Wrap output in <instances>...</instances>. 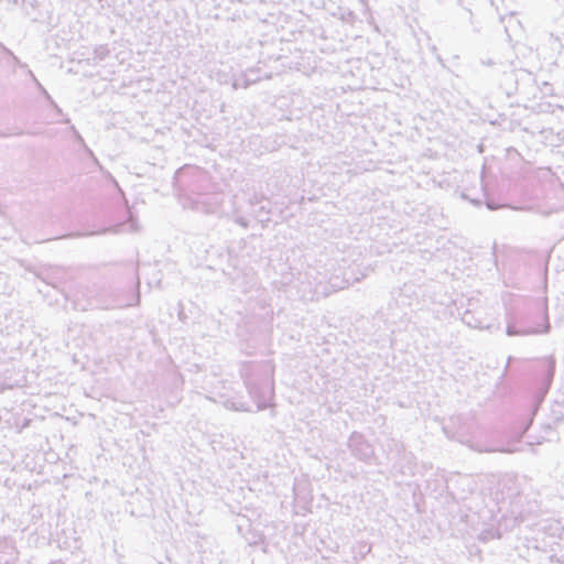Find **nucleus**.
Masks as SVG:
<instances>
[{
	"instance_id": "29",
	"label": "nucleus",
	"mask_w": 564,
	"mask_h": 564,
	"mask_svg": "<svg viewBox=\"0 0 564 564\" xmlns=\"http://www.w3.org/2000/svg\"><path fill=\"white\" fill-rule=\"evenodd\" d=\"M470 202H471L474 205H476V206H478V205H480V204L482 203V200H481V199H478V198H477V199H470Z\"/></svg>"
},
{
	"instance_id": "7",
	"label": "nucleus",
	"mask_w": 564,
	"mask_h": 564,
	"mask_svg": "<svg viewBox=\"0 0 564 564\" xmlns=\"http://www.w3.org/2000/svg\"><path fill=\"white\" fill-rule=\"evenodd\" d=\"M522 496L518 495L510 501L505 499L498 503L499 521H503L506 527H514L525 520V513L521 505Z\"/></svg>"
},
{
	"instance_id": "31",
	"label": "nucleus",
	"mask_w": 564,
	"mask_h": 564,
	"mask_svg": "<svg viewBox=\"0 0 564 564\" xmlns=\"http://www.w3.org/2000/svg\"><path fill=\"white\" fill-rule=\"evenodd\" d=\"M516 451H518V448H516V447H511V446H509V447H507V448H506V452H508V453H513V452H516Z\"/></svg>"
},
{
	"instance_id": "3",
	"label": "nucleus",
	"mask_w": 564,
	"mask_h": 564,
	"mask_svg": "<svg viewBox=\"0 0 564 564\" xmlns=\"http://www.w3.org/2000/svg\"><path fill=\"white\" fill-rule=\"evenodd\" d=\"M556 368V360L553 356H547L536 360L531 368V380L528 387L530 395V410L525 417L517 421L512 429V435L520 441L534 420L541 404L552 386Z\"/></svg>"
},
{
	"instance_id": "34",
	"label": "nucleus",
	"mask_w": 564,
	"mask_h": 564,
	"mask_svg": "<svg viewBox=\"0 0 564 564\" xmlns=\"http://www.w3.org/2000/svg\"><path fill=\"white\" fill-rule=\"evenodd\" d=\"M558 562H560L561 564H564V556H563L562 558H560V560H558Z\"/></svg>"
},
{
	"instance_id": "15",
	"label": "nucleus",
	"mask_w": 564,
	"mask_h": 564,
	"mask_svg": "<svg viewBox=\"0 0 564 564\" xmlns=\"http://www.w3.org/2000/svg\"><path fill=\"white\" fill-rule=\"evenodd\" d=\"M372 545L367 541H357L351 546V554L354 561L358 562L364 560L370 552Z\"/></svg>"
},
{
	"instance_id": "16",
	"label": "nucleus",
	"mask_w": 564,
	"mask_h": 564,
	"mask_svg": "<svg viewBox=\"0 0 564 564\" xmlns=\"http://www.w3.org/2000/svg\"><path fill=\"white\" fill-rule=\"evenodd\" d=\"M328 286L330 291L336 292L347 288V280H345V273H340L339 268L328 279Z\"/></svg>"
},
{
	"instance_id": "23",
	"label": "nucleus",
	"mask_w": 564,
	"mask_h": 564,
	"mask_svg": "<svg viewBox=\"0 0 564 564\" xmlns=\"http://www.w3.org/2000/svg\"><path fill=\"white\" fill-rule=\"evenodd\" d=\"M463 322L468 325L469 327H473V328H480L481 327V323L477 319L474 318V315L466 311L463 315Z\"/></svg>"
},
{
	"instance_id": "27",
	"label": "nucleus",
	"mask_w": 564,
	"mask_h": 564,
	"mask_svg": "<svg viewBox=\"0 0 564 564\" xmlns=\"http://www.w3.org/2000/svg\"><path fill=\"white\" fill-rule=\"evenodd\" d=\"M552 412L554 415V423H558L563 420L564 414L561 410L553 409Z\"/></svg>"
},
{
	"instance_id": "22",
	"label": "nucleus",
	"mask_w": 564,
	"mask_h": 564,
	"mask_svg": "<svg viewBox=\"0 0 564 564\" xmlns=\"http://www.w3.org/2000/svg\"><path fill=\"white\" fill-rule=\"evenodd\" d=\"M110 54V50L107 45H98L94 50V56L98 61H105Z\"/></svg>"
},
{
	"instance_id": "14",
	"label": "nucleus",
	"mask_w": 564,
	"mask_h": 564,
	"mask_svg": "<svg viewBox=\"0 0 564 564\" xmlns=\"http://www.w3.org/2000/svg\"><path fill=\"white\" fill-rule=\"evenodd\" d=\"M12 375H13V370H11V369H6L1 373V376H0V393L6 390L13 389L14 387L20 386L21 379L13 378Z\"/></svg>"
},
{
	"instance_id": "4",
	"label": "nucleus",
	"mask_w": 564,
	"mask_h": 564,
	"mask_svg": "<svg viewBox=\"0 0 564 564\" xmlns=\"http://www.w3.org/2000/svg\"><path fill=\"white\" fill-rule=\"evenodd\" d=\"M506 318L508 336L541 335L551 330L546 299L532 300L522 310L508 312Z\"/></svg>"
},
{
	"instance_id": "17",
	"label": "nucleus",
	"mask_w": 564,
	"mask_h": 564,
	"mask_svg": "<svg viewBox=\"0 0 564 564\" xmlns=\"http://www.w3.org/2000/svg\"><path fill=\"white\" fill-rule=\"evenodd\" d=\"M402 447H404V444L401 441L393 437L388 438L383 445L388 460L390 459V456H394L397 452H402Z\"/></svg>"
},
{
	"instance_id": "32",
	"label": "nucleus",
	"mask_w": 564,
	"mask_h": 564,
	"mask_svg": "<svg viewBox=\"0 0 564 564\" xmlns=\"http://www.w3.org/2000/svg\"><path fill=\"white\" fill-rule=\"evenodd\" d=\"M4 51L9 54V55H12V57L18 61L17 56L13 55V53L11 51H9L8 48L4 47Z\"/></svg>"
},
{
	"instance_id": "9",
	"label": "nucleus",
	"mask_w": 564,
	"mask_h": 564,
	"mask_svg": "<svg viewBox=\"0 0 564 564\" xmlns=\"http://www.w3.org/2000/svg\"><path fill=\"white\" fill-rule=\"evenodd\" d=\"M236 528L249 545H259L265 541L264 534L253 528L251 519L245 514H238Z\"/></svg>"
},
{
	"instance_id": "21",
	"label": "nucleus",
	"mask_w": 564,
	"mask_h": 564,
	"mask_svg": "<svg viewBox=\"0 0 564 564\" xmlns=\"http://www.w3.org/2000/svg\"><path fill=\"white\" fill-rule=\"evenodd\" d=\"M29 74L30 76L32 77L33 82L35 83L36 87L39 88V90L41 91V94L45 97V99L50 102V105L53 107V108H57V104L53 100V98L51 97V95L47 93V90L41 85V83L36 79V77L34 76V74L29 70Z\"/></svg>"
},
{
	"instance_id": "13",
	"label": "nucleus",
	"mask_w": 564,
	"mask_h": 564,
	"mask_svg": "<svg viewBox=\"0 0 564 564\" xmlns=\"http://www.w3.org/2000/svg\"><path fill=\"white\" fill-rule=\"evenodd\" d=\"M37 276L45 283L56 286L62 279V269L58 267H50L41 270Z\"/></svg>"
},
{
	"instance_id": "24",
	"label": "nucleus",
	"mask_w": 564,
	"mask_h": 564,
	"mask_svg": "<svg viewBox=\"0 0 564 564\" xmlns=\"http://www.w3.org/2000/svg\"><path fill=\"white\" fill-rule=\"evenodd\" d=\"M234 221L236 224H238L239 226H241L242 228H248L249 227V220L246 217H243V216H239V215L235 216L234 217Z\"/></svg>"
},
{
	"instance_id": "1",
	"label": "nucleus",
	"mask_w": 564,
	"mask_h": 564,
	"mask_svg": "<svg viewBox=\"0 0 564 564\" xmlns=\"http://www.w3.org/2000/svg\"><path fill=\"white\" fill-rule=\"evenodd\" d=\"M240 376L250 398L256 403V410L241 395L225 398L224 406L237 412H258L268 409L270 400L274 395V365L272 361H245L240 368Z\"/></svg>"
},
{
	"instance_id": "26",
	"label": "nucleus",
	"mask_w": 564,
	"mask_h": 564,
	"mask_svg": "<svg viewBox=\"0 0 564 564\" xmlns=\"http://www.w3.org/2000/svg\"><path fill=\"white\" fill-rule=\"evenodd\" d=\"M70 129L74 133L76 141L86 148L85 141H84L83 137L80 135V133L76 130V128L74 126H72Z\"/></svg>"
},
{
	"instance_id": "11",
	"label": "nucleus",
	"mask_w": 564,
	"mask_h": 564,
	"mask_svg": "<svg viewBox=\"0 0 564 564\" xmlns=\"http://www.w3.org/2000/svg\"><path fill=\"white\" fill-rule=\"evenodd\" d=\"M126 230L131 231V232L138 230L137 216L130 208L126 209V220L118 223L115 226H111L108 228H102L97 234H107V232L119 234V232H122Z\"/></svg>"
},
{
	"instance_id": "19",
	"label": "nucleus",
	"mask_w": 564,
	"mask_h": 564,
	"mask_svg": "<svg viewBox=\"0 0 564 564\" xmlns=\"http://www.w3.org/2000/svg\"><path fill=\"white\" fill-rule=\"evenodd\" d=\"M254 73H256V70L249 69L248 73L242 75V77H241L242 83L239 84L238 80H236L234 83V87L235 88H238V87L248 88L250 85L257 83L260 79L258 76H256V78H251V75Z\"/></svg>"
},
{
	"instance_id": "25",
	"label": "nucleus",
	"mask_w": 564,
	"mask_h": 564,
	"mask_svg": "<svg viewBox=\"0 0 564 564\" xmlns=\"http://www.w3.org/2000/svg\"><path fill=\"white\" fill-rule=\"evenodd\" d=\"M542 427L544 429V435H542L541 440H550V435L553 432V426L550 423L542 424Z\"/></svg>"
},
{
	"instance_id": "12",
	"label": "nucleus",
	"mask_w": 564,
	"mask_h": 564,
	"mask_svg": "<svg viewBox=\"0 0 564 564\" xmlns=\"http://www.w3.org/2000/svg\"><path fill=\"white\" fill-rule=\"evenodd\" d=\"M506 79L513 80L516 83V93H520V94L531 93L530 90H528L525 88V85L535 82V79L532 76V73H530L525 69H519L516 72L506 74Z\"/></svg>"
},
{
	"instance_id": "28",
	"label": "nucleus",
	"mask_w": 564,
	"mask_h": 564,
	"mask_svg": "<svg viewBox=\"0 0 564 564\" xmlns=\"http://www.w3.org/2000/svg\"><path fill=\"white\" fill-rule=\"evenodd\" d=\"M480 62L485 66H494V65H496V62L492 58L481 59Z\"/></svg>"
},
{
	"instance_id": "20",
	"label": "nucleus",
	"mask_w": 564,
	"mask_h": 564,
	"mask_svg": "<svg viewBox=\"0 0 564 564\" xmlns=\"http://www.w3.org/2000/svg\"><path fill=\"white\" fill-rule=\"evenodd\" d=\"M484 202L489 210H497L503 206L502 203L497 202L487 191L482 187Z\"/></svg>"
},
{
	"instance_id": "30",
	"label": "nucleus",
	"mask_w": 564,
	"mask_h": 564,
	"mask_svg": "<svg viewBox=\"0 0 564 564\" xmlns=\"http://www.w3.org/2000/svg\"><path fill=\"white\" fill-rule=\"evenodd\" d=\"M512 360H513V358H512V357H508L507 366H509V365L511 364V361H512ZM506 368H508V367H506ZM506 372H507V369H505V371H503L502 376H505V375H506Z\"/></svg>"
},
{
	"instance_id": "33",
	"label": "nucleus",
	"mask_w": 564,
	"mask_h": 564,
	"mask_svg": "<svg viewBox=\"0 0 564 564\" xmlns=\"http://www.w3.org/2000/svg\"><path fill=\"white\" fill-rule=\"evenodd\" d=\"M58 115H62V109L57 106V108H54Z\"/></svg>"
},
{
	"instance_id": "2",
	"label": "nucleus",
	"mask_w": 564,
	"mask_h": 564,
	"mask_svg": "<svg viewBox=\"0 0 564 564\" xmlns=\"http://www.w3.org/2000/svg\"><path fill=\"white\" fill-rule=\"evenodd\" d=\"M176 194L184 205L203 214H214L219 207V194L210 193L212 182L208 173L199 167L183 166L173 177Z\"/></svg>"
},
{
	"instance_id": "10",
	"label": "nucleus",
	"mask_w": 564,
	"mask_h": 564,
	"mask_svg": "<svg viewBox=\"0 0 564 564\" xmlns=\"http://www.w3.org/2000/svg\"><path fill=\"white\" fill-rule=\"evenodd\" d=\"M249 205L253 207L252 215L257 218L262 227H267L268 223H270V214H271V202L263 195L259 196L258 194H253L249 198Z\"/></svg>"
},
{
	"instance_id": "18",
	"label": "nucleus",
	"mask_w": 564,
	"mask_h": 564,
	"mask_svg": "<svg viewBox=\"0 0 564 564\" xmlns=\"http://www.w3.org/2000/svg\"><path fill=\"white\" fill-rule=\"evenodd\" d=\"M339 271L341 274L345 273V280H347V288L356 282H359L361 279L366 276L364 273L358 275L355 268L351 267H339Z\"/></svg>"
},
{
	"instance_id": "8",
	"label": "nucleus",
	"mask_w": 564,
	"mask_h": 564,
	"mask_svg": "<svg viewBox=\"0 0 564 564\" xmlns=\"http://www.w3.org/2000/svg\"><path fill=\"white\" fill-rule=\"evenodd\" d=\"M414 459V455L411 452H408L405 446L402 447V452H397L394 456H390L389 462H391V471L402 476L413 475L415 467Z\"/></svg>"
},
{
	"instance_id": "6",
	"label": "nucleus",
	"mask_w": 564,
	"mask_h": 564,
	"mask_svg": "<svg viewBox=\"0 0 564 564\" xmlns=\"http://www.w3.org/2000/svg\"><path fill=\"white\" fill-rule=\"evenodd\" d=\"M350 454L358 460L366 464H373L377 459L373 445L366 436L354 431L347 442Z\"/></svg>"
},
{
	"instance_id": "5",
	"label": "nucleus",
	"mask_w": 564,
	"mask_h": 564,
	"mask_svg": "<svg viewBox=\"0 0 564 564\" xmlns=\"http://www.w3.org/2000/svg\"><path fill=\"white\" fill-rule=\"evenodd\" d=\"M77 294H80L86 300V304L84 305L75 303V306H80V310L83 311H86L88 308L115 310L130 305L123 291L111 285L87 286L78 291Z\"/></svg>"
}]
</instances>
